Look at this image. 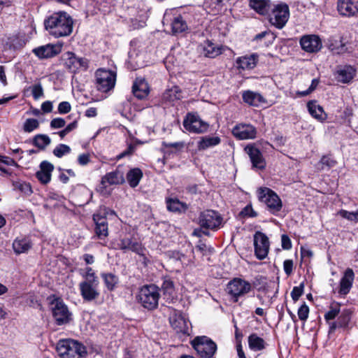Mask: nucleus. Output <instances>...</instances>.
I'll return each instance as SVG.
<instances>
[{"instance_id":"nucleus-53","label":"nucleus","mask_w":358,"mask_h":358,"mask_svg":"<svg viewBox=\"0 0 358 358\" xmlns=\"http://www.w3.org/2000/svg\"><path fill=\"white\" fill-rule=\"evenodd\" d=\"M243 217H255L257 213L253 210L251 205H247L240 213Z\"/></svg>"},{"instance_id":"nucleus-44","label":"nucleus","mask_w":358,"mask_h":358,"mask_svg":"<svg viewBox=\"0 0 358 358\" xmlns=\"http://www.w3.org/2000/svg\"><path fill=\"white\" fill-rule=\"evenodd\" d=\"M336 164V162L330 156H323L317 165V169L320 170H323L325 168L331 169L334 167Z\"/></svg>"},{"instance_id":"nucleus-52","label":"nucleus","mask_w":358,"mask_h":358,"mask_svg":"<svg viewBox=\"0 0 358 358\" xmlns=\"http://www.w3.org/2000/svg\"><path fill=\"white\" fill-rule=\"evenodd\" d=\"M78 127V122L76 120L68 124L63 130L59 131L57 134L63 138L66 135L70 133L71 131L76 129Z\"/></svg>"},{"instance_id":"nucleus-21","label":"nucleus","mask_w":358,"mask_h":358,"mask_svg":"<svg viewBox=\"0 0 358 358\" xmlns=\"http://www.w3.org/2000/svg\"><path fill=\"white\" fill-rule=\"evenodd\" d=\"M258 62V55L257 54L246 55L238 57L236 59V68L239 70H251L254 69Z\"/></svg>"},{"instance_id":"nucleus-36","label":"nucleus","mask_w":358,"mask_h":358,"mask_svg":"<svg viewBox=\"0 0 358 358\" xmlns=\"http://www.w3.org/2000/svg\"><path fill=\"white\" fill-rule=\"evenodd\" d=\"M162 290L164 297L167 300L172 301L173 299L175 296V288L173 282L171 279H164L162 285Z\"/></svg>"},{"instance_id":"nucleus-37","label":"nucleus","mask_w":358,"mask_h":358,"mask_svg":"<svg viewBox=\"0 0 358 358\" xmlns=\"http://www.w3.org/2000/svg\"><path fill=\"white\" fill-rule=\"evenodd\" d=\"M220 143L218 136H204L201 138L198 143L199 150H206L210 147L215 146Z\"/></svg>"},{"instance_id":"nucleus-26","label":"nucleus","mask_w":358,"mask_h":358,"mask_svg":"<svg viewBox=\"0 0 358 358\" xmlns=\"http://www.w3.org/2000/svg\"><path fill=\"white\" fill-rule=\"evenodd\" d=\"M54 166L46 161H43L40 164V170L36 172V176L37 179L43 184H48L52 176Z\"/></svg>"},{"instance_id":"nucleus-56","label":"nucleus","mask_w":358,"mask_h":358,"mask_svg":"<svg viewBox=\"0 0 358 358\" xmlns=\"http://www.w3.org/2000/svg\"><path fill=\"white\" fill-rule=\"evenodd\" d=\"M319 83H320V81L318 79H317V78L313 79L312 80L311 85H310L308 89L305 91L299 92V94H300L301 96H304L309 94L310 93H311L316 89Z\"/></svg>"},{"instance_id":"nucleus-47","label":"nucleus","mask_w":358,"mask_h":358,"mask_svg":"<svg viewBox=\"0 0 358 358\" xmlns=\"http://www.w3.org/2000/svg\"><path fill=\"white\" fill-rule=\"evenodd\" d=\"M71 151V148L65 144L58 145L53 150V154L57 157H62L64 155L70 153Z\"/></svg>"},{"instance_id":"nucleus-20","label":"nucleus","mask_w":358,"mask_h":358,"mask_svg":"<svg viewBox=\"0 0 358 358\" xmlns=\"http://www.w3.org/2000/svg\"><path fill=\"white\" fill-rule=\"evenodd\" d=\"M95 223V234L99 239H104L108 235V222L105 217L96 213L93 215Z\"/></svg>"},{"instance_id":"nucleus-6","label":"nucleus","mask_w":358,"mask_h":358,"mask_svg":"<svg viewBox=\"0 0 358 358\" xmlns=\"http://www.w3.org/2000/svg\"><path fill=\"white\" fill-rule=\"evenodd\" d=\"M95 76L98 90L107 92L114 87L116 80V75L114 72L100 69L96 71Z\"/></svg>"},{"instance_id":"nucleus-22","label":"nucleus","mask_w":358,"mask_h":358,"mask_svg":"<svg viewBox=\"0 0 358 358\" xmlns=\"http://www.w3.org/2000/svg\"><path fill=\"white\" fill-rule=\"evenodd\" d=\"M245 150L249 155L254 167L264 169L265 162L260 150L254 145H248L245 148Z\"/></svg>"},{"instance_id":"nucleus-46","label":"nucleus","mask_w":358,"mask_h":358,"mask_svg":"<svg viewBox=\"0 0 358 358\" xmlns=\"http://www.w3.org/2000/svg\"><path fill=\"white\" fill-rule=\"evenodd\" d=\"M39 127V122L36 119L29 118L26 120L23 125V130L30 133Z\"/></svg>"},{"instance_id":"nucleus-12","label":"nucleus","mask_w":358,"mask_h":358,"mask_svg":"<svg viewBox=\"0 0 358 358\" xmlns=\"http://www.w3.org/2000/svg\"><path fill=\"white\" fill-rule=\"evenodd\" d=\"M183 127L189 132L200 134L206 132L209 125L198 115L188 113L184 119Z\"/></svg>"},{"instance_id":"nucleus-30","label":"nucleus","mask_w":358,"mask_h":358,"mask_svg":"<svg viewBox=\"0 0 358 358\" xmlns=\"http://www.w3.org/2000/svg\"><path fill=\"white\" fill-rule=\"evenodd\" d=\"M182 92L177 85L168 87L162 94V100L167 103H173L182 99Z\"/></svg>"},{"instance_id":"nucleus-55","label":"nucleus","mask_w":358,"mask_h":358,"mask_svg":"<svg viewBox=\"0 0 358 358\" xmlns=\"http://www.w3.org/2000/svg\"><path fill=\"white\" fill-rule=\"evenodd\" d=\"M85 278V281L92 282L93 280L99 281L97 277L95 275V273L91 267H87L85 268V273L83 275Z\"/></svg>"},{"instance_id":"nucleus-49","label":"nucleus","mask_w":358,"mask_h":358,"mask_svg":"<svg viewBox=\"0 0 358 358\" xmlns=\"http://www.w3.org/2000/svg\"><path fill=\"white\" fill-rule=\"evenodd\" d=\"M351 312L349 310H344L338 317V326L346 327L350 320Z\"/></svg>"},{"instance_id":"nucleus-58","label":"nucleus","mask_w":358,"mask_h":358,"mask_svg":"<svg viewBox=\"0 0 358 358\" xmlns=\"http://www.w3.org/2000/svg\"><path fill=\"white\" fill-rule=\"evenodd\" d=\"M71 110V106L68 101H62L58 106V112L60 114L68 113Z\"/></svg>"},{"instance_id":"nucleus-57","label":"nucleus","mask_w":358,"mask_h":358,"mask_svg":"<svg viewBox=\"0 0 358 358\" xmlns=\"http://www.w3.org/2000/svg\"><path fill=\"white\" fill-rule=\"evenodd\" d=\"M66 122L63 118L57 117L52 120L50 127L52 129H59L65 126Z\"/></svg>"},{"instance_id":"nucleus-16","label":"nucleus","mask_w":358,"mask_h":358,"mask_svg":"<svg viewBox=\"0 0 358 358\" xmlns=\"http://www.w3.org/2000/svg\"><path fill=\"white\" fill-rule=\"evenodd\" d=\"M337 10L344 17H355L358 15V0H338Z\"/></svg>"},{"instance_id":"nucleus-64","label":"nucleus","mask_w":358,"mask_h":358,"mask_svg":"<svg viewBox=\"0 0 358 358\" xmlns=\"http://www.w3.org/2000/svg\"><path fill=\"white\" fill-rule=\"evenodd\" d=\"M41 109L45 112V113H50L52 111V102L50 101H45L42 103L41 105Z\"/></svg>"},{"instance_id":"nucleus-4","label":"nucleus","mask_w":358,"mask_h":358,"mask_svg":"<svg viewBox=\"0 0 358 358\" xmlns=\"http://www.w3.org/2000/svg\"><path fill=\"white\" fill-rule=\"evenodd\" d=\"M191 344L202 358H213L217 348L216 343L206 336L195 337Z\"/></svg>"},{"instance_id":"nucleus-61","label":"nucleus","mask_w":358,"mask_h":358,"mask_svg":"<svg viewBox=\"0 0 358 358\" xmlns=\"http://www.w3.org/2000/svg\"><path fill=\"white\" fill-rule=\"evenodd\" d=\"M285 273L289 275L293 271V261L292 259H286L283 263Z\"/></svg>"},{"instance_id":"nucleus-10","label":"nucleus","mask_w":358,"mask_h":358,"mask_svg":"<svg viewBox=\"0 0 358 358\" xmlns=\"http://www.w3.org/2000/svg\"><path fill=\"white\" fill-rule=\"evenodd\" d=\"M52 316L58 325L68 323L71 319V313L67 306L59 298L51 303Z\"/></svg>"},{"instance_id":"nucleus-29","label":"nucleus","mask_w":358,"mask_h":358,"mask_svg":"<svg viewBox=\"0 0 358 358\" xmlns=\"http://www.w3.org/2000/svg\"><path fill=\"white\" fill-rule=\"evenodd\" d=\"M124 182V178L123 173L116 170L113 172H110L105 175L101 178V184L106 187L107 185H119L122 184Z\"/></svg>"},{"instance_id":"nucleus-3","label":"nucleus","mask_w":358,"mask_h":358,"mask_svg":"<svg viewBox=\"0 0 358 358\" xmlns=\"http://www.w3.org/2000/svg\"><path fill=\"white\" fill-rule=\"evenodd\" d=\"M159 289L154 285L143 286L136 295V300L145 308L154 310L158 306Z\"/></svg>"},{"instance_id":"nucleus-33","label":"nucleus","mask_w":358,"mask_h":358,"mask_svg":"<svg viewBox=\"0 0 358 358\" xmlns=\"http://www.w3.org/2000/svg\"><path fill=\"white\" fill-rule=\"evenodd\" d=\"M248 345L250 349L253 351H261L266 348V343L257 334H252L248 336Z\"/></svg>"},{"instance_id":"nucleus-1","label":"nucleus","mask_w":358,"mask_h":358,"mask_svg":"<svg viewBox=\"0 0 358 358\" xmlns=\"http://www.w3.org/2000/svg\"><path fill=\"white\" fill-rule=\"evenodd\" d=\"M73 21L66 12L53 13L45 21V27L55 38L69 36L73 31Z\"/></svg>"},{"instance_id":"nucleus-31","label":"nucleus","mask_w":358,"mask_h":358,"mask_svg":"<svg viewBox=\"0 0 358 358\" xmlns=\"http://www.w3.org/2000/svg\"><path fill=\"white\" fill-rule=\"evenodd\" d=\"M249 6L261 15H266L270 10V0H250Z\"/></svg>"},{"instance_id":"nucleus-60","label":"nucleus","mask_w":358,"mask_h":358,"mask_svg":"<svg viewBox=\"0 0 358 358\" xmlns=\"http://www.w3.org/2000/svg\"><path fill=\"white\" fill-rule=\"evenodd\" d=\"M0 163L6 166H17V164L10 157L0 155Z\"/></svg>"},{"instance_id":"nucleus-48","label":"nucleus","mask_w":358,"mask_h":358,"mask_svg":"<svg viewBox=\"0 0 358 358\" xmlns=\"http://www.w3.org/2000/svg\"><path fill=\"white\" fill-rule=\"evenodd\" d=\"M304 283L301 282L299 286L294 287L291 292V296L292 300L296 302L299 300L300 296L303 294Z\"/></svg>"},{"instance_id":"nucleus-19","label":"nucleus","mask_w":358,"mask_h":358,"mask_svg":"<svg viewBox=\"0 0 358 358\" xmlns=\"http://www.w3.org/2000/svg\"><path fill=\"white\" fill-rule=\"evenodd\" d=\"M62 45L63 44L62 43L48 44L35 48L33 52L39 58H49L59 54L62 51Z\"/></svg>"},{"instance_id":"nucleus-50","label":"nucleus","mask_w":358,"mask_h":358,"mask_svg":"<svg viewBox=\"0 0 358 358\" xmlns=\"http://www.w3.org/2000/svg\"><path fill=\"white\" fill-rule=\"evenodd\" d=\"M338 214L343 218L350 221L358 222V210L355 212H349L345 210H341Z\"/></svg>"},{"instance_id":"nucleus-34","label":"nucleus","mask_w":358,"mask_h":358,"mask_svg":"<svg viewBox=\"0 0 358 358\" xmlns=\"http://www.w3.org/2000/svg\"><path fill=\"white\" fill-rule=\"evenodd\" d=\"M31 243L27 238H17L13 243V248L17 255L25 253L31 248Z\"/></svg>"},{"instance_id":"nucleus-63","label":"nucleus","mask_w":358,"mask_h":358,"mask_svg":"<svg viewBox=\"0 0 358 358\" xmlns=\"http://www.w3.org/2000/svg\"><path fill=\"white\" fill-rule=\"evenodd\" d=\"M134 151V146L132 145H129V147L127 148L126 150L120 153L119 155H117V158L118 159H122L126 156L131 155Z\"/></svg>"},{"instance_id":"nucleus-59","label":"nucleus","mask_w":358,"mask_h":358,"mask_svg":"<svg viewBox=\"0 0 358 358\" xmlns=\"http://www.w3.org/2000/svg\"><path fill=\"white\" fill-rule=\"evenodd\" d=\"M281 245L284 250H289L292 248V242L289 236L286 234H282L281 236Z\"/></svg>"},{"instance_id":"nucleus-2","label":"nucleus","mask_w":358,"mask_h":358,"mask_svg":"<svg viewBox=\"0 0 358 358\" xmlns=\"http://www.w3.org/2000/svg\"><path fill=\"white\" fill-rule=\"evenodd\" d=\"M57 352L61 358H86V348L80 343L65 339L59 341L57 344Z\"/></svg>"},{"instance_id":"nucleus-28","label":"nucleus","mask_w":358,"mask_h":358,"mask_svg":"<svg viewBox=\"0 0 358 358\" xmlns=\"http://www.w3.org/2000/svg\"><path fill=\"white\" fill-rule=\"evenodd\" d=\"M133 94L139 99L145 98L149 93V86L143 78H136L132 87Z\"/></svg>"},{"instance_id":"nucleus-25","label":"nucleus","mask_w":358,"mask_h":358,"mask_svg":"<svg viewBox=\"0 0 358 358\" xmlns=\"http://www.w3.org/2000/svg\"><path fill=\"white\" fill-rule=\"evenodd\" d=\"M355 73V69L351 66H339L335 73V78L338 82L348 83L353 79Z\"/></svg>"},{"instance_id":"nucleus-14","label":"nucleus","mask_w":358,"mask_h":358,"mask_svg":"<svg viewBox=\"0 0 358 358\" xmlns=\"http://www.w3.org/2000/svg\"><path fill=\"white\" fill-rule=\"evenodd\" d=\"M254 245L257 258L260 260L265 259L269 250L268 237L262 232H256L254 235Z\"/></svg>"},{"instance_id":"nucleus-17","label":"nucleus","mask_w":358,"mask_h":358,"mask_svg":"<svg viewBox=\"0 0 358 358\" xmlns=\"http://www.w3.org/2000/svg\"><path fill=\"white\" fill-rule=\"evenodd\" d=\"M301 48L307 52H317L322 47V41L317 35H306L301 38Z\"/></svg>"},{"instance_id":"nucleus-40","label":"nucleus","mask_w":358,"mask_h":358,"mask_svg":"<svg viewBox=\"0 0 358 358\" xmlns=\"http://www.w3.org/2000/svg\"><path fill=\"white\" fill-rule=\"evenodd\" d=\"M167 209L172 212H181L187 208V204L180 202L177 199H169L166 201Z\"/></svg>"},{"instance_id":"nucleus-43","label":"nucleus","mask_w":358,"mask_h":358,"mask_svg":"<svg viewBox=\"0 0 358 358\" xmlns=\"http://www.w3.org/2000/svg\"><path fill=\"white\" fill-rule=\"evenodd\" d=\"M50 143V138L45 134H38L34 138V144L41 150L45 149Z\"/></svg>"},{"instance_id":"nucleus-18","label":"nucleus","mask_w":358,"mask_h":358,"mask_svg":"<svg viewBox=\"0 0 358 358\" xmlns=\"http://www.w3.org/2000/svg\"><path fill=\"white\" fill-rule=\"evenodd\" d=\"M232 134L239 140L253 139L257 136V129L251 124H240L233 128Z\"/></svg>"},{"instance_id":"nucleus-9","label":"nucleus","mask_w":358,"mask_h":358,"mask_svg":"<svg viewBox=\"0 0 358 358\" xmlns=\"http://www.w3.org/2000/svg\"><path fill=\"white\" fill-rule=\"evenodd\" d=\"M199 223L202 228L217 230L222 223V217L216 211L206 210L200 213Z\"/></svg>"},{"instance_id":"nucleus-11","label":"nucleus","mask_w":358,"mask_h":358,"mask_svg":"<svg viewBox=\"0 0 358 358\" xmlns=\"http://www.w3.org/2000/svg\"><path fill=\"white\" fill-rule=\"evenodd\" d=\"M227 290L234 298V301L237 302L239 297L247 294L252 290V285L245 280L237 278L228 283Z\"/></svg>"},{"instance_id":"nucleus-27","label":"nucleus","mask_w":358,"mask_h":358,"mask_svg":"<svg viewBox=\"0 0 358 358\" xmlns=\"http://www.w3.org/2000/svg\"><path fill=\"white\" fill-rule=\"evenodd\" d=\"M355 273L352 268H347L340 281L339 294L346 295L352 288Z\"/></svg>"},{"instance_id":"nucleus-8","label":"nucleus","mask_w":358,"mask_h":358,"mask_svg":"<svg viewBox=\"0 0 358 358\" xmlns=\"http://www.w3.org/2000/svg\"><path fill=\"white\" fill-rule=\"evenodd\" d=\"M289 17V7L285 3L275 5L272 8V13L270 15L269 21L278 29H282L285 27Z\"/></svg>"},{"instance_id":"nucleus-62","label":"nucleus","mask_w":358,"mask_h":358,"mask_svg":"<svg viewBox=\"0 0 358 358\" xmlns=\"http://www.w3.org/2000/svg\"><path fill=\"white\" fill-rule=\"evenodd\" d=\"M78 162L81 166L87 165L90 162V155L87 153L80 155L78 157Z\"/></svg>"},{"instance_id":"nucleus-24","label":"nucleus","mask_w":358,"mask_h":358,"mask_svg":"<svg viewBox=\"0 0 358 358\" xmlns=\"http://www.w3.org/2000/svg\"><path fill=\"white\" fill-rule=\"evenodd\" d=\"M119 249L125 251L131 250L138 255H143L144 248L142 245L137 241H133L129 238H124L120 240L117 243Z\"/></svg>"},{"instance_id":"nucleus-15","label":"nucleus","mask_w":358,"mask_h":358,"mask_svg":"<svg viewBox=\"0 0 358 358\" xmlns=\"http://www.w3.org/2000/svg\"><path fill=\"white\" fill-rule=\"evenodd\" d=\"M99 281L93 280L92 282L83 281L79 284L80 295L85 301H92L99 296L98 290Z\"/></svg>"},{"instance_id":"nucleus-23","label":"nucleus","mask_w":358,"mask_h":358,"mask_svg":"<svg viewBox=\"0 0 358 358\" xmlns=\"http://www.w3.org/2000/svg\"><path fill=\"white\" fill-rule=\"evenodd\" d=\"M242 98L245 103L252 106L258 107L266 103V99L261 94L251 90L243 91Z\"/></svg>"},{"instance_id":"nucleus-42","label":"nucleus","mask_w":358,"mask_h":358,"mask_svg":"<svg viewBox=\"0 0 358 358\" xmlns=\"http://www.w3.org/2000/svg\"><path fill=\"white\" fill-rule=\"evenodd\" d=\"M171 28L173 34H178L185 31L187 28V25L181 16H178L172 22Z\"/></svg>"},{"instance_id":"nucleus-32","label":"nucleus","mask_w":358,"mask_h":358,"mask_svg":"<svg viewBox=\"0 0 358 358\" xmlns=\"http://www.w3.org/2000/svg\"><path fill=\"white\" fill-rule=\"evenodd\" d=\"M307 107L310 114L315 119L323 121L326 119L325 114L322 107L317 105L315 101H310L308 103Z\"/></svg>"},{"instance_id":"nucleus-51","label":"nucleus","mask_w":358,"mask_h":358,"mask_svg":"<svg viewBox=\"0 0 358 358\" xmlns=\"http://www.w3.org/2000/svg\"><path fill=\"white\" fill-rule=\"evenodd\" d=\"M297 314L301 321H306L309 315V308L305 302L299 308Z\"/></svg>"},{"instance_id":"nucleus-54","label":"nucleus","mask_w":358,"mask_h":358,"mask_svg":"<svg viewBox=\"0 0 358 358\" xmlns=\"http://www.w3.org/2000/svg\"><path fill=\"white\" fill-rule=\"evenodd\" d=\"M31 92L35 99H38L43 96V90L41 83L34 85L31 87Z\"/></svg>"},{"instance_id":"nucleus-7","label":"nucleus","mask_w":358,"mask_h":358,"mask_svg":"<svg viewBox=\"0 0 358 358\" xmlns=\"http://www.w3.org/2000/svg\"><path fill=\"white\" fill-rule=\"evenodd\" d=\"M64 66L71 73L88 68L89 61L86 58L78 57L73 52H67L62 57Z\"/></svg>"},{"instance_id":"nucleus-13","label":"nucleus","mask_w":358,"mask_h":358,"mask_svg":"<svg viewBox=\"0 0 358 358\" xmlns=\"http://www.w3.org/2000/svg\"><path fill=\"white\" fill-rule=\"evenodd\" d=\"M169 322L178 334L189 335V321L185 318L180 312L174 310L170 315Z\"/></svg>"},{"instance_id":"nucleus-5","label":"nucleus","mask_w":358,"mask_h":358,"mask_svg":"<svg viewBox=\"0 0 358 358\" xmlns=\"http://www.w3.org/2000/svg\"><path fill=\"white\" fill-rule=\"evenodd\" d=\"M259 200L264 203L268 210L272 213L279 212L282 208V201L273 191L268 187H261L258 189Z\"/></svg>"},{"instance_id":"nucleus-38","label":"nucleus","mask_w":358,"mask_h":358,"mask_svg":"<svg viewBox=\"0 0 358 358\" xmlns=\"http://www.w3.org/2000/svg\"><path fill=\"white\" fill-rule=\"evenodd\" d=\"M203 53L206 57L214 58L222 53V48L215 43L208 41L203 48Z\"/></svg>"},{"instance_id":"nucleus-35","label":"nucleus","mask_w":358,"mask_h":358,"mask_svg":"<svg viewBox=\"0 0 358 358\" xmlns=\"http://www.w3.org/2000/svg\"><path fill=\"white\" fill-rule=\"evenodd\" d=\"M143 177V172L138 168L131 169L127 174V180L130 187H136Z\"/></svg>"},{"instance_id":"nucleus-45","label":"nucleus","mask_w":358,"mask_h":358,"mask_svg":"<svg viewBox=\"0 0 358 358\" xmlns=\"http://www.w3.org/2000/svg\"><path fill=\"white\" fill-rule=\"evenodd\" d=\"M340 304L338 303H333L331 304L329 310L327 311L324 315L326 320H330L334 319L340 312Z\"/></svg>"},{"instance_id":"nucleus-39","label":"nucleus","mask_w":358,"mask_h":358,"mask_svg":"<svg viewBox=\"0 0 358 358\" xmlns=\"http://www.w3.org/2000/svg\"><path fill=\"white\" fill-rule=\"evenodd\" d=\"M13 189L20 192L25 196H30L33 191L29 183L17 180L13 182Z\"/></svg>"},{"instance_id":"nucleus-41","label":"nucleus","mask_w":358,"mask_h":358,"mask_svg":"<svg viewBox=\"0 0 358 358\" xmlns=\"http://www.w3.org/2000/svg\"><path fill=\"white\" fill-rule=\"evenodd\" d=\"M101 277L103 279L104 283L107 289L110 291L113 290L118 284L119 279L117 276L113 273H101Z\"/></svg>"}]
</instances>
